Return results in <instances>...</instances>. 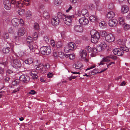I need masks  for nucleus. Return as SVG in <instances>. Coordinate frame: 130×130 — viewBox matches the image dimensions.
Listing matches in <instances>:
<instances>
[{
	"label": "nucleus",
	"instance_id": "473e14b6",
	"mask_svg": "<svg viewBox=\"0 0 130 130\" xmlns=\"http://www.w3.org/2000/svg\"><path fill=\"white\" fill-rule=\"evenodd\" d=\"M18 12L19 15H22L24 13V10L21 8H20L18 11Z\"/></svg>",
	"mask_w": 130,
	"mask_h": 130
},
{
	"label": "nucleus",
	"instance_id": "774afa93",
	"mask_svg": "<svg viewBox=\"0 0 130 130\" xmlns=\"http://www.w3.org/2000/svg\"><path fill=\"white\" fill-rule=\"evenodd\" d=\"M91 75V73L89 72L88 74L85 73V74L83 76H86L87 77L90 76Z\"/></svg>",
	"mask_w": 130,
	"mask_h": 130
},
{
	"label": "nucleus",
	"instance_id": "f704fd0d",
	"mask_svg": "<svg viewBox=\"0 0 130 130\" xmlns=\"http://www.w3.org/2000/svg\"><path fill=\"white\" fill-rule=\"evenodd\" d=\"M69 57L70 59H73L75 58V56L74 54H70L68 55L66 54V57Z\"/></svg>",
	"mask_w": 130,
	"mask_h": 130
},
{
	"label": "nucleus",
	"instance_id": "7c9ffc66",
	"mask_svg": "<svg viewBox=\"0 0 130 130\" xmlns=\"http://www.w3.org/2000/svg\"><path fill=\"white\" fill-rule=\"evenodd\" d=\"M119 23L121 25H123L124 24V19L123 17H119Z\"/></svg>",
	"mask_w": 130,
	"mask_h": 130
},
{
	"label": "nucleus",
	"instance_id": "8fccbe9b",
	"mask_svg": "<svg viewBox=\"0 0 130 130\" xmlns=\"http://www.w3.org/2000/svg\"><path fill=\"white\" fill-rule=\"evenodd\" d=\"M27 41L28 42L32 43V38L31 37H28L26 39Z\"/></svg>",
	"mask_w": 130,
	"mask_h": 130
},
{
	"label": "nucleus",
	"instance_id": "f8f14e48",
	"mask_svg": "<svg viewBox=\"0 0 130 130\" xmlns=\"http://www.w3.org/2000/svg\"><path fill=\"white\" fill-rule=\"evenodd\" d=\"M3 4L5 8L7 10H9L11 8V2L9 0H4Z\"/></svg>",
	"mask_w": 130,
	"mask_h": 130
},
{
	"label": "nucleus",
	"instance_id": "9d476101",
	"mask_svg": "<svg viewBox=\"0 0 130 130\" xmlns=\"http://www.w3.org/2000/svg\"><path fill=\"white\" fill-rule=\"evenodd\" d=\"M20 81L23 83H27L30 80V77L28 76L25 75H22L20 76L19 78Z\"/></svg>",
	"mask_w": 130,
	"mask_h": 130
},
{
	"label": "nucleus",
	"instance_id": "e433bc0d",
	"mask_svg": "<svg viewBox=\"0 0 130 130\" xmlns=\"http://www.w3.org/2000/svg\"><path fill=\"white\" fill-rule=\"evenodd\" d=\"M99 45L102 50L105 49L107 47L106 44L104 42L101 43Z\"/></svg>",
	"mask_w": 130,
	"mask_h": 130
},
{
	"label": "nucleus",
	"instance_id": "c756f323",
	"mask_svg": "<svg viewBox=\"0 0 130 130\" xmlns=\"http://www.w3.org/2000/svg\"><path fill=\"white\" fill-rule=\"evenodd\" d=\"M99 26L102 29L105 28L106 26L105 22L103 21L99 23Z\"/></svg>",
	"mask_w": 130,
	"mask_h": 130
},
{
	"label": "nucleus",
	"instance_id": "9b49d317",
	"mask_svg": "<svg viewBox=\"0 0 130 130\" xmlns=\"http://www.w3.org/2000/svg\"><path fill=\"white\" fill-rule=\"evenodd\" d=\"M113 52L114 54L118 56H122L124 52L121 49L119 48H116L114 49Z\"/></svg>",
	"mask_w": 130,
	"mask_h": 130
},
{
	"label": "nucleus",
	"instance_id": "37998d69",
	"mask_svg": "<svg viewBox=\"0 0 130 130\" xmlns=\"http://www.w3.org/2000/svg\"><path fill=\"white\" fill-rule=\"evenodd\" d=\"M98 52L96 48L95 47H93V49H92V53L94 55L93 56H94Z\"/></svg>",
	"mask_w": 130,
	"mask_h": 130
},
{
	"label": "nucleus",
	"instance_id": "72a5a7b5",
	"mask_svg": "<svg viewBox=\"0 0 130 130\" xmlns=\"http://www.w3.org/2000/svg\"><path fill=\"white\" fill-rule=\"evenodd\" d=\"M123 28L125 31L127 30L129 28V26L128 24L125 23L123 25Z\"/></svg>",
	"mask_w": 130,
	"mask_h": 130
},
{
	"label": "nucleus",
	"instance_id": "0eeeda50",
	"mask_svg": "<svg viewBox=\"0 0 130 130\" xmlns=\"http://www.w3.org/2000/svg\"><path fill=\"white\" fill-rule=\"evenodd\" d=\"M12 4L15 5L17 7H21L23 5V1L19 0H11Z\"/></svg>",
	"mask_w": 130,
	"mask_h": 130
},
{
	"label": "nucleus",
	"instance_id": "a19ab883",
	"mask_svg": "<svg viewBox=\"0 0 130 130\" xmlns=\"http://www.w3.org/2000/svg\"><path fill=\"white\" fill-rule=\"evenodd\" d=\"M61 2V0H54V4L56 5H59Z\"/></svg>",
	"mask_w": 130,
	"mask_h": 130
},
{
	"label": "nucleus",
	"instance_id": "13d9d810",
	"mask_svg": "<svg viewBox=\"0 0 130 130\" xmlns=\"http://www.w3.org/2000/svg\"><path fill=\"white\" fill-rule=\"evenodd\" d=\"M18 80H16L13 81L12 82V84L13 85L15 86L18 84Z\"/></svg>",
	"mask_w": 130,
	"mask_h": 130
},
{
	"label": "nucleus",
	"instance_id": "a211bd4d",
	"mask_svg": "<svg viewBox=\"0 0 130 130\" xmlns=\"http://www.w3.org/2000/svg\"><path fill=\"white\" fill-rule=\"evenodd\" d=\"M25 32V30L24 28H20L18 30V31L17 32L18 36L19 37L22 36L24 34Z\"/></svg>",
	"mask_w": 130,
	"mask_h": 130
},
{
	"label": "nucleus",
	"instance_id": "603ef678",
	"mask_svg": "<svg viewBox=\"0 0 130 130\" xmlns=\"http://www.w3.org/2000/svg\"><path fill=\"white\" fill-rule=\"evenodd\" d=\"M33 37L34 39L36 40L38 37L37 33L36 32H35L33 35Z\"/></svg>",
	"mask_w": 130,
	"mask_h": 130
},
{
	"label": "nucleus",
	"instance_id": "4be33fe9",
	"mask_svg": "<svg viewBox=\"0 0 130 130\" xmlns=\"http://www.w3.org/2000/svg\"><path fill=\"white\" fill-rule=\"evenodd\" d=\"M66 16L64 14H62L60 12H59L58 13L56 17L59 20H62V19H64V18Z\"/></svg>",
	"mask_w": 130,
	"mask_h": 130
},
{
	"label": "nucleus",
	"instance_id": "de8ad7c7",
	"mask_svg": "<svg viewBox=\"0 0 130 130\" xmlns=\"http://www.w3.org/2000/svg\"><path fill=\"white\" fill-rule=\"evenodd\" d=\"M100 33L102 37H104L107 35V33L104 30H102L100 31Z\"/></svg>",
	"mask_w": 130,
	"mask_h": 130
},
{
	"label": "nucleus",
	"instance_id": "5fc2aeb1",
	"mask_svg": "<svg viewBox=\"0 0 130 130\" xmlns=\"http://www.w3.org/2000/svg\"><path fill=\"white\" fill-rule=\"evenodd\" d=\"M23 5L24 4L26 6H27L29 5L30 2L29 1V0H24V2H23Z\"/></svg>",
	"mask_w": 130,
	"mask_h": 130
},
{
	"label": "nucleus",
	"instance_id": "7ed1b4c3",
	"mask_svg": "<svg viewBox=\"0 0 130 130\" xmlns=\"http://www.w3.org/2000/svg\"><path fill=\"white\" fill-rule=\"evenodd\" d=\"M11 23L13 26L15 27H18L19 24L21 26L24 23L23 20L19 19L17 18H14L11 20Z\"/></svg>",
	"mask_w": 130,
	"mask_h": 130
},
{
	"label": "nucleus",
	"instance_id": "f257e3e1",
	"mask_svg": "<svg viewBox=\"0 0 130 130\" xmlns=\"http://www.w3.org/2000/svg\"><path fill=\"white\" fill-rule=\"evenodd\" d=\"M90 34L91 35V41L93 43H97L100 38V35L99 32L92 30L91 31Z\"/></svg>",
	"mask_w": 130,
	"mask_h": 130
},
{
	"label": "nucleus",
	"instance_id": "c03bdc74",
	"mask_svg": "<svg viewBox=\"0 0 130 130\" xmlns=\"http://www.w3.org/2000/svg\"><path fill=\"white\" fill-rule=\"evenodd\" d=\"M34 28L36 30H38L39 29V24L37 23H34Z\"/></svg>",
	"mask_w": 130,
	"mask_h": 130
},
{
	"label": "nucleus",
	"instance_id": "e2e57ef3",
	"mask_svg": "<svg viewBox=\"0 0 130 130\" xmlns=\"http://www.w3.org/2000/svg\"><path fill=\"white\" fill-rule=\"evenodd\" d=\"M94 6L92 4H90L89 5V7L91 10L93 9L94 8Z\"/></svg>",
	"mask_w": 130,
	"mask_h": 130
},
{
	"label": "nucleus",
	"instance_id": "864d4df0",
	"mask_svg": "<svg viewBox=\"0 0 130 130\" xmlns=\"http://www.w3.org/2000/svg\"><path fill=\"white\" fill-rule=\"evenodd\" d=\"M3 37L5 39H6L8 38L9 37L8 34L7 32H5L3 34Z\"/></svg>",
	"mask_w": 130,
	"mask_h": 130
},
{
	"label": "nucleus",
	"instance_id": "f3484780",
	"mask_svg": "<svg viewBox=\"0 0 130 130\" xmlns=\"http://www.w3.org/2000/svg\"><path fill=\"white\" fill-rule=\"evenodd\" d=\"M60 20L56 17L53 18L52 20V24L54 26H57L59 24Z\"/></svg>",
	"mask_w": 130,
	"mask_h": 130
},
{
	"label": "nucleus",
	"instance_id": "58836bf2",
	"mask_svg": "<svg viewBox=\"0 0 130 130\" xmlns=\"http://www.w3.org/2000/svg\"><path fill=\"white\" fill-rule=\"evenodd\" d=\"M64 51L66 53L71 52L68 45L64 47Z\"/></svg>",
	"mask_w": 130,
	"mask_h": 130
},
{
	"label": "nucleus",
	"instance_id": "ddd939ff",
	"mask_svg": "<svg viewBox=\"0 0 130 130\" xmlns=\"http://www.w3.org/2000/svg\"><path fill=\"white\" fill-rule=\"evenodd\" d=\"M73 66L76 69L81 70L82 68L83 65L80 62L77 61L73 64Z\"/></svg>",
	"mask_w": 130,
	"mask_h": 130
},
{
	"label": "nucleus",
	"instance_id": "dca6fc26",
	"mask_svg": "<svg viewBox=\"0 0 130 130\" xmlns=\"http://www.w3.org/2000/svg\"><path fill=\"white\" fill-rule=\"evenodd\" d=\"M74 29L75 31L80 32H82L83 30L82 26L80 25H75L74 27Z\"/></svg>",
	"mask_w": 130,
	"mask_h": 130
},
{
	"label": "nucleus",
	"instance_id": "5701e85b",
	"mask_svg": "<svg viewBox=\"0 0 130 130\" xmlns=\"http://www.w3.org/2000/svg\"><path fill=\"white\" fill-rule=\"evenodd\" d=\"M36 46L33 43H31L29 45V48L30 51L33 52L35 51Z\"/></svg>",
	"mask_w": 130,
	"mask_h": 130
},
{
	"label": "nucleus",
	"instance_id": "412c9836",
	"mask_svg": "<svg viewBox=\"0 0 130 130\" xmlns=\"http://www.w3.org/2000/svg\"><path fill=\"white\" fill-rule=\"evenodd\" d=\"M115 13L112 11H110L108 12L107 14V17L109 19H111L115 16Z\"/></svg>",
	"mask_w": 130,
	"mask_h": 130
},
{
	"label": "nucleus",
	"instance_id": "423d86ee",
	"mask_svg": "<svg viewBox=\"0 0 130 130\" xmlns=\"http://www.w3.org/2000/svg\"><path fill=\"white\" fill-rule=\"evenodd\" d=\"M115 37L113 35L109 34L107 35L105 37L106 41L108 42H112L115 40Z\"/></svg>",
	"mask_w": 130,
	"mask_h": 130
},
{
	"label": "nucleus",
	"instance_id": "2f4dec72",
	"mask_svg": "<svg viewBox=\"0 0 130 130\" xmlns=\"http://www.w3.org/2000/svg\"><path fill=\"white\" fill-rule=\"evenodd\" d=\"M56 45L57 47L58 48H60L62 47L63 44L61 41H59L56 43Z\"/></svg>",
	"mask_w": 130,
	"mask_h": 130
},
{
	"label": "nucleus",
	"instance_id": "20e7f679",
	"mask_svg": "<svg viewBox=\"0 0 130 130\" xmlns=\"http://www.w3.org/2000/svg\"><path fill=\"white\" fill-rule=\"evenodd\" d=\"M41 52L43 55H48L50 54L51 52V49L49 46H43L40 49Z\"/></svg>",
	"mask_w": 130,
	"mask_h": 130
},
{
	"label": "nucleus",
	"instance_id": "338daca9",
	"mask_svg": "<svg viewBox=\"0 0 130 130\" xmlns=\"http://www.w3.org/2000/svg\"><path fill=\"white\" fill-rule=\"evenodd\" d=\"M109 56V58H111L113 60H115L116 59V57L114 56Z\"/></svg>",
	"mask_w": 130,
	"mask_h": 130
},
{
	"label": "nucleus",
	"instance_id": "aec40b11",
	"mask_svg": "<svg viewBox=\"0 0 130 130\" xmlns=\"http://www.w3.org/2000/svg\"><path fill=\"white\" fill-rule=\"evenodd\" d=\"M129 10L128 7L126 5H123L121 8V12L123 13L127 12Z\"/></svg>",
	"mask_w": 130,
	"mask_h": 130
},
{
	"label": "nucleus",
	"instance_id": "bb28decb",
	"mask_svg": "<svg viewBox=\"0 0 130 130\" xmlns=\"http://www.w3.org/2000/svg\"><path fill=\"white\" fill-rule=\"evenodd\" d=\"M10 50V47H4L3 49V52L4 53H9Z\"/></svg>",
	"mask_w": 130,
	"mask_h": 130
},
{
	"label": "nucleus",
	"instance_id": "6ab92c4d",
	"mask_svg": "<svg viewBox=\"0 0 130 130\" xmlns=\"http://www.w3.org/2000/svg\"><path fill=\"white\" fill-rule=\"evenodd\" d=\"M68 45L70 48L71 52L74 50L76 48L75 44L72 42H70L68 44Z\"/></svg>",
	"mask_w": 130,
	"mask_h": 130
},
{
	"label": "nucleus",
	"instance_id": "4468645a",
	"mask_svg": "<svg viewBox=\"0 0 130 130\" xmlns=\"http://www.w3.org/2000/svg\"><path fill=\"white\" fill-rule=\"evenodd\" d=\"M117 20L115 19H113L109 21L108 25L110 27H113L117 25Z\"/></svg>",
	"mask_w": 130,
	"mask_h": 130
},
{
	"label": "nucleus",
	"instance_id": "6e6552de",
	"mask_svg": "<svg viewBox=\"0 0 130 130\" xmlns=\"http://www.w3.org/2000/svg\"><path fill=\"white\" fill-rule=\"evenodd\" d=\"M12 65L14 68L17 69L21 67V64L20 60L16 59L13 60Z\"/></svg>",
	"mask_w": 130,
	"mask_h": 130
},
{
	"label": "nucleus",
	"instance_id": "49530a36",
	"mask_svg": "<svg viewBox=\"0 0 130 130\" xmlns=\"http://www.w3.org/2000/svg\"><path fill=\"white\" fill-rule=\"evenodd\" d=\"M32 13L30 11L28 10L26 12V16L27 17H31L32 16Z\"/></svg>",
	"mask_w": 130,
	"mask_h": 130
},
{
	"label": "nucleus",
	"instance_id": "bf43d9fd",
	"mask_svg": "<svg viewBox=\"0 0 130 130\" xmlns=\"http://www.w3.org/2000/svg\"><path fill=\"white\" fill-rule=\"evenodd\" d=\"M53 74L52 73L49 72L47 74V76L48 78H50L52 77Z\"/></svg>",
	"mask_w": 130,
	"mask_h": 130
},
{
	"label": "nucleus",
	"instance_id": "39448f33",
	"mask_svg": "<svg viewBox=\"0 0 130 130\" xmlns=\"http://www.w3.org/2000/svg\"><path fill=\"white\" fill-rule=\"evenodd\" d=\"M74 17V15H71L66 16L64 18L63 21L65 23L68 25H70L72 22V20Z\"/></svg>",
	"mask_w": 130,
	"mask_h": 130
},
{
	"label": "nucleus",
	"instance_id": "2eb2a0df",
	"mask_svg": "<svg viewBox=\"0 0 130 130\" xmlns=\"http://www.w3.org/2000/svg\"><path fill=\"white\" fill-rule=\"evenodd\" d=\"M109 56H107L104 57L102 59V60L100 62L98 63V66H99L101 65H102L104 64V62H107L109 61L110 60Z\"/></svg>",
	"mask_w": 130,
	"mask_h": 130
},
{
	"label": "nucleus",
	"instance_id": "69168bd1",
	"mask_svg": "<svg viewBox=\"0 0 130 130\" xmlns=\"http://www.w3.org/2000/svg\"><path fill=\"white\" fill-rule=\"evenodd\" d=\"M20 88L19 87H18L17 89L14 90L12 92V93H15L17 92V91H19V90Z\"/></svg>",
	"mask_w": 130,
	"mask_h": 130
},
{
	"label": "nucleus",
	"instance_id": "4c0bfd02",
	"mask_svg": "<svg viewBox=\"0 0 130 130\" xmlns=\"http://www.w3.org/2000/svg\"><path fill=\"white\" fill-rule=\"evenodd\" d=\"M58 56L61 58H63L64 57H66V54H64L61 52H60L58 53Z\"/></svg>",
	"mask_w": 130,
	"mask_h": 130
},
{
	"label": "nucleus",
	"instance_id": "ea45409f",
	"mask_svg": "<svg viewBox=\"0 0 130 130\" xmlns=\"http://www.w3.org/2000/svg\"><path fill=\"white\" fill-rule=\"evenodd\" d=\"M108 7L109 9L112 10L114 8L115 6L112 3H111L109 4Z\"/></svg>",
	"mask_w": 130,
	"mask_h": 130
},
{
	"label": "nucleus",
	"instance_id": "a18cd8bd",
	"mask_svg": "<svg viewBox=\"0 0 130 130\" xmlns=\"http://www.w3.org/2000/svg\"><path fill=\"white\" fill-rule=\"evenodd\" d=\"M37 72L36 71H35V74H33L32 73V75H31V76L34 79H37L38 76L37 75Z\"/></svg>",
	"mask_w": 130,
	"mask_h": 130
},
{
	"label": "nucleus",
	"instance_id": "b1692460",
	"mask_svg": "<svg viewBox=\"0 0 130 130\" xmlns=\"http://www.w3.org/2000/svg\"><path fill=\"white\" fill-rule=\"evenodd\" d=\"M79 54L81 57L83 58H86L87 55L86 51L85 50H81L79 52Z\"/></svg>",
	"mask_w": 130,
	"mask_h": 130
},
{
	"label": "nucleus",
	"instance_id": "680f3d73",
	"mask_svg": "<svg viewBox=\"0 0 130 130\" xmlns=\"http://www.w3.org/2000/svg\"><path fill=\"white\" fill-rule=\"evenodd\" d=\"M36 92H35L34 90H31L28 93V94H35Z\"/></svg>",
	"mask_w": 130,
	"mask_h": 130
},
{
	"label": "nucleus",
	"instance_id": "09e8293b",
	"mask_svg": "<svg viewBox=\"0 0 130 130\" xmlns=\"http://www.w3.org/2000/svg\"><path fill=\"white\" fill-rule=\"evenodd\" d=\"M43 40L46 43H47L49 42V38L46 36H45L43 37Z\"/></svg>",
	"mask_w": 130,
	"mask_h": 130
},
{
	"label": "nucleus",
	"instance_id": "f03ea898",
	"mask_svg": "<svg viewBox=\"0 0 130 130\" xmlns=\"http://www.w3.org/2000/svg\"><path fill=\"white\" fill-rule=\"evenodd\" d=\"M50 68V65L48 64H46L44 66L41 64L37 65L36 69L38 70H40V73L42 74L45 73L46 72V69Z\"/></svg>",
	"mask_w": 130,
	"mask_h": 130
},
{
	"label": "nucleus",
	"instance_id": "6e6d98bb",
	"mask_svg": "<svg viewBox=\"0 0 130 130\" xmlns=\"http://www.w3.org/2000/svg\"><path fill=\"white\" fill-rule=\"evenodd\" d=\"M86 49L88 52L90 53L92 52V49L89 46H88L87 47Z\"/></svg>",
	"mask_w": 130,
	"mask_h": 130
},
{
	"label": "nucleus",
	"instance_id": "393cba45",
	"mask_svg": "<svg viewBox=\"0 0 130 130\" xmlns=\"http://www.w3.org/2000/svg\"><path fill=\"white\" fill-rule=\"evenodd\" d=\"M81 14L85 17H87L89 15V13L87 10L86 9H83L81 12Z\"/></svg>",
	"mask_w": 130,
	"mask_h": 130
},
{
	"label": "nucleus",
	"instance_id": "4d7b16f0",
	"mask_svg": "<svg viewBox=\"0 0 130 130\" xmlns=\"http://www.w3.org/2000/svg\"><path fill=\"white\" fill-rule=\"evenodd\" d=\"M51 44L52 46H55V41L53 40H51L50 41Z\"/></svg>",
	"mask_w": 130,
	"mask_h": 130
},
{
	"label": "nucleus",
	"instance_id": "c85d7f7f",
	"mask_svg": "<svg viewBox=\"0 0 130 130\" xmlns=\"http://www.w3.org/2000/svg\"><path fill=\"white\" fill-rule=\"evenodd\" d=\"M33 59L31 58H29L27 60H25L24 62L26 64H30L33 63Z\"/></svg>",
	"mask_w": 130,
	"mask_h": 130
},
{
	"label": "nucleus",
	"instance_id": "a878e982",
	"mask_svg": "<svg viewBox=\"0 0 130 130\" xmlns=\"http://www.w3.org/2000/svg\"><path fill=\"white\" fill-rule=\"evenodd\" d=\"M89 19L91 21L94 22L95 21H97L98 18L97 17H95L94 15H93L90 17Z\"/></svg>",
	"mask_w": 130,
	"mask_h": 130
},
{
	"label": "nucleus",
	"instance_id": "1a4fd4ad",
	"mask_svg": "<svg viewBox=\"0 0 130 130\" xmlns=\"http://www.w3.org/2000/svg\"><path fill=\"white\" fill-rule=\"evenodd\" d=\"M79 24L82 25H87L89 22L88 20L84 17L81 18L78 20Z\"/></svg>",
	"mask_w": 130,
	"mask_h": 130
},
{
	"label": "nucleus",
	"instance_id": "c9c22d12",
	"mask_svg": "<svg viewBox=\"0 0 130 130\" xmlns=\"http://www.w3.org/2000/svg\"><path fill=\"white\" fill-rule=\"evenodd\" d=\"M121 48L123 51L128 52L129 51V49L123 45L121 46Z\"/></svg>",
	"mask_w": 130,
	"mask_h": 130
},
{
	"label": "nucleus",
	"instance_id": "79ce46f5",
	"mask_svg": "<svg viewBox=\"0 0 130 130\" xmlns=\"http://www.w3.org/2000/svg\"><path fill=\"white\" fill-rule=\"evenodd\" d=\"M43 17L47 19L49 18V16L48 12L44 11L43 14Z\"/></svg>",
	"mask_w": 130,
	"mask_h": 130
},
{
	"label": "nucleus",
	"instance_id": "cd10ccee",
	"mask_svg": "<svg viewBox=\"0 0 130 130\" xmlns=\"http://www.w3.org/2000/svg\"><path fill=\"white\" fill-rule=\"evenodd\" d=\"M117 43L119 45H123L126 43L125 41L122 39H120L118 40L117 42Z\"/></svg>",
	"mask_w": 130,
	"mask_h": 130
},
{
	"label": "nucleus",
	"instance_id": "3c124183",
	"mask_svg": "<svg viewBox=\"0 0 130 130\" xmlns=\"http://www.w3.org/2000/svg\"><path fill=\"white\" fill-rule=\"evenodd\" d=\"M91 73V75H94L95 74L98 73L97 70L96 69H95L93 70V71H92L90 72Z\"/></svg>",
	"mask_w": 130,
	"mask_h": 130
},
{
	"label": "nucleus",
	"instance_id": "0e129e2a",
	"mask_svg": "<svg viewBox=\"0 0 130 130\" xmlns=\"http://www.w3.org/2000/svg\"><path fill=\"white\" fill-rule=\"evenodd\" d=\"M96 48L98 52H100L102 50H103L100 47V45L97 46Z\"/></svg>",
	"mask_w": 130,
	"mask_h": 130
},
{
	"label": "nucleus",
	"instance_id": "052dcab7",
	"mask_svg": "<svg viewBox=\"0 0 130 130\" xmlns=\"http://www.w3.org/2000/svg\"><path fill=\"white\" fill-rule=\"evenodd\" d=\"M95 67V65H92V66H91L90 67L87 68L86 69V70L87 71V70H90L91 69H92L94 67Z\"/></svg>",
	"mask_w": 130,
	"mask_h": 130
}]
</instances>
